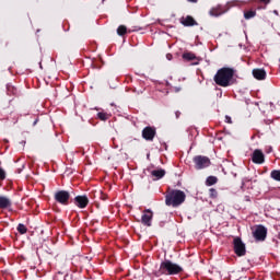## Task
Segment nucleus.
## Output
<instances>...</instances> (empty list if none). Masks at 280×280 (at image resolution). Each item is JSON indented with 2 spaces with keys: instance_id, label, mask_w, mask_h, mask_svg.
<instances>
[{
  "instance_id": "obj_29",
  "label": "nucleus",
  "mask_w": 280,
  "mask_h": 280,
  "mask_svg": "<svg viewBox=\"0 0 280 280\" xmlns=\"http://www.w3.org/2000/svg\"><path fill=\"white\" fill-rule=\"evenodd\" d=\"M273 14H276V16H279V11L273 10Z\"/></svg>"
},
{
  "instance_id": "obj_16",
  "label": "nucleus",
  "mask_w": 280,
  "mask_h": 280,
  "mask_svg": "<svg viewBox=\"0 0 280 280\" xmlns=\"http://www.w3.org/2000/svg\"><path fill=\"white\" fill-rule=\"evenodd\" d=\"M182 23L185 25V27H192V25H198V23H196V20H194V18L191 16H186Z\"/></svg>"
},
{
  "instance_id": "obj_17",
  "label": "nucleus",
  "mask_w": 280,
  "mask_h": 280,
  "mask_svg": "<svg viewBox=\"0 0 280 280\" xmlns=\"http://www.w3.org/2000/svg\"><path fill=\"white\" fill-rule=\"evenodd\" d=\"M18 90L12 83L7 84V95H16Z\"/></svg>"
},
{
  "instance_id": "obj_22",
  "label": "nucleus",
  "mask_w": 280,
  "mask_h": 280,
  "mask_svg": "<svg viewBox=\"0 0 280 280\" xmlns=\"http://www.w3.org/2000/svg\"><path fill=\"white\" fill-rule=\"evenodd\" d=\"M18 231L21 233V235H25V233H27V228L23 223H20L18 225Z\"/></svg>"
},
{
  "instance_id": "obj_34",
  "label": "nucleus",
  "mask_w": 280,
  "mask_h": 280,
  "mask_svg": "<svg viewBox=\"0 0 280 280\" xmlns=\"http://www.w3.org/2000/svg\"><path fill=\"white\" fill-rule=\"evenodd\" d=\"M39 68L43 69V65L39 63Z\"/></svg>"
},
{
  "instance_id": "obj_30",
  "label": "nucleus",
  "mask_w": 280,
  "mask_h": 280,
  "mask_svg": "<svg viewBox=\"0 0 280 280\" xmlns=\"http://www.w3.org/2000/svg\"><path fill=\"white\" fill-rule=\"evenodd\" d=\"M190 3H197L198 0H188Z\"/></svg>"
},
{
  "instance_id": "obj_21",
  "label": "nucleus",
  "mask_w": 280,
  "mask_h": 280,
  "mask_svg": "<svg viewBox=\"0 0 280 280\" xmlns=\"http://www.w3.org/2000/svg\"><path fill=\"white\" fill-rule=\"evenodd\" d=\"M183 58L184 60H196V55L194 52H184Z\"/></svg>"
},
{
  "instance_id": "obj_32",
  "label": "nucleus",
  "mask_w": 280,
  "mask_h": 280,
  "mask_svg": "<svg viewBox=\"0 0 280 280\" xmlns=\"http://www.w3.org/2000/svg\"><path fill=\"white\" fill-rule=\"evenodd\" d=\"M175 91H176V93H178V91H180V88H176Z\"/></svg>"
},
{
  "instance_id": "obj_23",
  "label": "nucleus",
  "mask_w": 280,
  "mask_h": 280,
  "mask_svg": "<svg viewBox=\"0 0 280 280\" xmlns=\"http://www.w3.org/2000/svg\"><path fill=\"white\" fill-rule=\"evenodd\" d=\"M271 178H273V180H278L280 183V171H272Z\"/></svg>"
},
{
  "instance_id": "obj_20",
  "label": "nucleus",
  "mask_w": 280,
  "mask_h": 280,
  "mask_svg": "<svg viewBox=\"0 0 280 280\" xmlns=\"http://www.w3.org/2000/svg\"><path fill=\"white\" fill-rule=\"evenodd\" d=\"M255 16H257V12L255 11H246L244 13V19H246L247 21L250 19H255Z\"/></svg>"
},
{
  "instance_id": "obj_35",
  "label": "nucleus",
  "mask_w": 280,
  "mask_h": 280,
  "mask_svg": "<svg viewBox=\"0 0 280 280\" xmlns=\"http://www.w3.org/2000/svg\"><path fill=\"white\" fill-rule=\"evenodd\" d=\"M210 191H215L214 189H210Z\"/></svg>"
},
{
  "instance_id": "obj_33",
  "label": "nucleus",
  "mask_w": 280,
  "mask_h": 280,
  "mask_svg": "<svg viewBox=\"0 0 280 280\" xmlns=\"http://www.w3.org/2000/svg\"><path fill=\"white\" fill-rule=\"evenodd\" d=\"M36 124H38V120H35V121L33 122V126H36Z\"/></svg>"
},
{
  "instance_id": "obj_15",
  "label": "nucleus",
  "mask_w": 280,
  "mask_h": 280,
  "mask_svg": "<svg viewBox=\"0 0 280 280\" xmlns=\"http://www.w3.org/2000/svg\"><path fill=\"white\" fill-rule=\"evenodd\" d=\"M151 176H154V178H156V180H161V178H163V176H165V170H163V168L153 170V171H151Z\"/></svg>"
},
{
  "instance_id": "obj_11",
  "label": "nucleus",
  "mask_w": 280,
  "mask_h": 280,
  "mask_svg": "<svg viewBox=\"0 0 280 280\" xmlns=\"http://www.w3.org/2000/svg\"><path fill=\"white\" fill-rule=\"evenodd\" d=\"M74 203L79 209H86V206L89 205V197L86 196H77L74 198Z\"/></svg>"
},
{
  "instance_id": "obj_24",
  "label": "nucleus",
  "mask_w": 280,
  "mask_h": 280,
  "mask_svg": "<svg viewBox=\"0 0 280 280\" xmlns=\"http://www.w3.org/2000/svg\"><path fill=\"white\" fill-rule=\"evenodd\" d=\"M126 32H127V28H126V26H124V25H120V26L117 28V34H118V36H124V34H126Z\"/></svg>"
},
{
  "instance_id": "obj_6",
  "label": "nucleus",
  "mask_w": 280,
  "mask_h": 280,
  "mask_svg": "<svg viewBox=\"0 0 280 280\" xmlns=\"http://www.w3.org/2000/svg\"><path fill=\"white\" fill-rule=\"evenodd\" d=\"M253 235L257 242H264V240H266V235H268V230L264 225H258L254 230Z\"/></svg>"
},
{
  "instance_id": "obj_10",
  "label": "nucleus",
  "mask_w": 280,
  "mask_h": 280,
  "mask_svg": "<svg viewBox=\"0 0 280 280\" xmlns=\"http://www.w3.org/2000/svg\"><path fill=\"white\" fill-rule=\"evenodd\" d=\"M252 160H253V163H256L257 165H261V163H264L265 161L264 152H261V150L259 149H256L253 152Z\"/></svg>"
},
{
  "instance_id": "obj_13",
  "label": "nucleus",
  "mask_w": 280,
  "mask_h": 280,
  "mask_svg": "<svg viewBox=\"0 0 280 280\" xmlns=\"http://www.w3.org/2000/svg\"><path fill=\"white\" fill-rule=\"evenodd\" d=\"M229 10L222 11L221 7L213 8L209 11L210 16H222V14H226Z\"/></svg>"
},
{
  "instance_id": "obj_4",
  "label": "nucleus",
  "mask_w": 280,
  "mask_h": 280,
  "mask_svg": "<svg viewBox=\"0 0 280 280\" xmlns=\"http://www.w3.org/2000/svg\"><path fill=\"white\" fill-rule=\"evenodd\" d=\"M194 163L196 170H205V167H209L211 165V160L207 156L197 155L194 158Z\"/></svg>"
},
{
  "instance_id": "obj_28",
  "label": "nucleus",
  "mask_w": 280,
  "mask_h": 280,
  "mask_svg": "<svg viewBox=\"0 0 280 280\" xmlns=\"http://www.w3.org/2000/svg\"><path fill=\"white\" fill-rule=\"evenodd\" d=\"M166 58H167L168 60H172V54H167V55H166Z\"/></svg>"
},
{
  "instance_id": "obj_31",
  "label": "nucleus",
  "mask_w": 280,
  "mask_h": 280,
  "mask_svg": "<svg viewBox=\"0 0 280 280\" xmlns=\"http://www.w3.org/2000/svg\"><path fill=\"white\" fill-rule=\"evenodd\" d=\"M246 180H248L247 178L243 179V185H246Z\"/></svg>"
},
{
  "instance_id": "obj_36",
  "label": "nucleus",
  "mask_w": 280,
  "mask_h": 280,
  "mask_svg": "<svg viewBox=\"0 0 280 280\" xmlns=\"http://www.w3.org/2000/svg\"><path fill=\"white\" fill-rule=\"evenodd\" d=\"M194 65H198V62H195Z\"/></svg>"
},
{
  "instance_id": "obj_12",
  "label": "nucleus",
  "mask_w": 280,
  "mask_h": 280,
  "mask_svg": "<svg viewBox=\"0 0 280 280\" xmlns=\"http://www.w3.org/2000/svg\"><path fill=\"white\" fill-rule=\"evenodd\" d=\"M253 75L256 80H266V70L264 69H254Z\"/></svg>"
},
{
  "instance_id": "obj_7",
  "label": "nucleus",
  "mask_w": 280,
  "mask_h": 280,
  "mask_svg": "<svg viewBox=\"0 0 280 280\" xmlns=\"http://www.w3.org/2000/svg\"><path fill=\"white\" fill-rule=\"evenodd\" d=\"M70 197L71 195L67 190H59L55 194V200L59 202V205H68Z\"/></svg>"
},
{
  "instance_id": "obj_8",
  "label": "nucleus",
  "mask_w": 280,
  "mask_h": 280,
  "mask_svg": "<svg viewBox=\"0 0 280 280\" xmlns=\"http://www.w3.org/2000/svg\"><path fill=\"white\" fill-rule=\"evenodd\" d=\"M152 218H153L152 210L147 209L143 211V214L141 217V223L144 226H152Z\"/></svg>"
},
{
  "instance_id": "obj_25",
  "label": "nucleus",
  "mask_w": 280,
  "mask_h": 280,
  "mask_svg": "<svg viewBox=\"0 0 280 280\" xmlns=\"http://www.w3.org/2000/svg\"><path fill=\"white\" fill-rule=\"evenodd\" d=\"M5 178V171L3 168H0V179L4 180Z\"/></svg>"
},
{
  "instance_id": "obj_19",
  "label": "nucleus",
  "mask_w": 280,
  "mask_h": 280,
  "mask_svg": "<svg viewBox=\"0 0 280 280\" xmlns=\"http://www.w3.org/2000/svg\"><path fill=\"white\" fill-rule=\"evenodd\" d=\"M215 183H218V177L215 176H209L206 180V184L208 185V187L215 185Z\"/></svg>"
},
{
  "instance_id": "obj_5",
  "label": "nucleus",
  "mask_w": 280,
  "mask_h": 280,
  "mask_svg": "<svg viewBox=\"0 0 280 280\" xmlns=\"http://www.w3.org/2000/svg\"><path fill=\"white\" fill-rule=\"evenodd\" d=\"M234 252L238 257H244L246 255V245L242 242V238L234 240Z\"/></svg>"
},
{
  "instance_id": "obj_1",
  "label": "nucleus",
  "mask_w": 280,
  "mask_h": 280,
  "mask_svg": "<svg viewBox=\"0 0 280 280\" xmlns=\"http://www.w3.org/2000/svg\"><path fill=\"white\" fill-rule=\"evenodd\" d=\"M235 75V70L233 68H221L214 74V82L218 86H231L234 83L233 77Z\"/></svg>"
},
{
  "instance_id": "obj_9",
  "label": "nucleus",
  "mask_w": 280,
  "mask_h": 280,
  "mask_svg": "<svg viewBox=\"0 0 280 280\" xmlns=\"http://www.w3.org/2000/svg\"><path fill=\"white\" fill-rule=\"evenodd\" d=\"M155 136H156V130L152 127H145L142 130V137L143 139H145V141H152Z\"/></svg>"
},
{
  "instance_id": "obj_14",
  "label": "nucleus",
  "mask_w": 280,
  "mask_h": 280,
  "mask_svg": "<svg viewBox=\"0 0 280 280\" xmlns=\"http://www.w3.org/2000/svg\"><path fill=\"white\" fill-rule=\"evenodd\" d=\"M8 207H12V201L10 198L0 196V209H8Z\"/></svg>"
},
{
  "instance_id": "obj_2",
  "label": "nucleus",
  "mask_w": 280,
  "mask_h": 280,
  "mask_svg": "<svg viewBox=\"0 0 280 280\" xmlns=\"http://www.w3.org/2000/svg\"><path fill=\"white\" fill-rule=\"evenodd\" d=\"M183 272V267L177 264L172 262L171 260H164L160 265V269L154 272L156 277H161V275H178Z\"/></svg>"
},
{
  "instance_id": "obj_18",
  "label": "nucleus",
  "mask_w": 280,
  "mask_h": 280,
  "mask_svg": "<svg viewBox=\"0 0 280 280\" xmlns=\"http://www.w3.org/2000/svg\"><path fill=\"white\" fill-rule=\"evenodd\" d=\"M97 118L101 119V121H107V119H110V114L106 112H98Z\"/></svg>"
},
{
  "instance_id": "obj_3",
  "label": "nucleus",
  "mask_w": 280,
  "mask_h": 280,
  "mask_svg": "<svg viewBox=\"0 0 280 280\" xmlns=\"http://www.w3.org/2000/svg\"><path fill=\"white\" fill-rule=\"evenodd\" d=\"M185 191L183 190H172L165 196V205L167 207H180L183 202H185Z\"/></svg>"
},
{
  "instance_id": "obj_27",
  "label": "nucleus",
  "mask_w": 280,
  "mask_h": 280,
  "mask_svg": "<svg viewBox=\"0 0 280 280\" xmlns=\"http://www.w3.org/2000/svg\"><path fill=\"white\" fill-rule=\"evenodd\" d=\"M262 3H266V4H268V3H270V0H260Z\"/></svg>"
},
{
  "instance_id": "obj_26",
  "label": "nucleus",
  "mask_w": 280,
  "mask_h": 280,
  "mask_svg": "<svg viewBox=\"0 0 280 280\" xmlns=\"http://www.w3.org/2000/svg\"><path fill=\"white\" fill-rule=\"evenodd\" d=\"M225 122L226 124H232L231 116H225Z\"/></svg>"
}]
</instances>
